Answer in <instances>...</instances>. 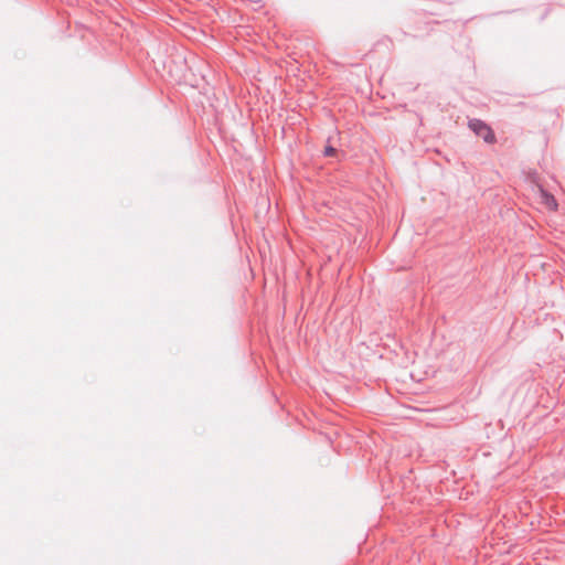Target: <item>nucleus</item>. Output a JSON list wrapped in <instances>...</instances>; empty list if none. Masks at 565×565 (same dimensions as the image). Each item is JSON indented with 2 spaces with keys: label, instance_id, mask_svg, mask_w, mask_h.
<instances>
[{
  "label": "nucleus",
  "instance_id": "obj_1",
  "mask_svg": "<svg viewBox=\"0 0 565 565\" xmlns=\"http://www.w3.org/2000/svg\"><path fill=\"white\" fill-rule=\"evenodd\" d=\"M468 127L487 143L495 142V135L491 127L481 119H470Z\"/></svg>",
  "mask_w": 565,
  "mask_h": 565
},
{
  "label": "nucleus",
  "instance_id": "obj_2",
  "mask_svg": "<svg viewBox=\"0 0 565 565\" xmlns=\"http://www.w3.org/2000/svg\"><path fill=\"white\" fill-rule=\"evenodd\" d=\"M540 194H541L542 203L548 210H556L557 209V202H556L555 198L552 194H550L547 191H545L542 188L540 189Z\"/></svg>",
  "mask_w": 565,
  "mask_h": 565
},
{
  "label": "nucleus",
  "instance_id": "obj_3",
  "mask_svg": "<svg viewBox=\"0 0 565 565\" xmlns=\"http://www.w3.org/2000/svg\"><path fill=\"white\" fill-rule=\"evenodd\" d=\"M335 152H337V150L332 146H327L324 148V156L326 157H332Z\"/></svg>",
  "mask_w": 565,
  "mask_h": 565
}]
</instances>
